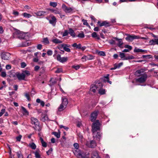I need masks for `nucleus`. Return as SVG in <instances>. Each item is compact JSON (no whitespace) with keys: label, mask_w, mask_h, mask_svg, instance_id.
Returning <instances> with one entry per match:
<instances>
[{"label":"nucleus","mask_w":158,"mask_h":158,"mask_svg":"<svg viewBox=\"0 0 158 158\" xmlns=\"http://www.w3.org/2000/svg\"><path fill=\"white\" fill-rule=\"evenodd\" d=\"M145 69H142L136 71L135 73L136 76L139 78L136 79V81L140 83H143L147 80L148 75L145 73Z\"/></svg>","instance_id":"f257e3e1"},{"label":"nucleus","mask_w":158,"mask_h":158,"mask_svg":"<svg viewBox=\"0 0 158 158\" xmlns=\"http://www.w3.org/2000/svg\"><path fill=\"white\" fill-rule=\"evenodd\" d=\"M73 146L76 149L73 151L75 155L78 158H88V157L85 153L78 149L79 144L77 143L73 144Z\"/></svg>","instance_id":"f03ea898"},{"label":"nucleus","mask_w":158,"mask_h":158,"mask_svg":"<svg viewBox=\"0 0 158 158\" xmlns=\"http://www.w3.org/2000/svg\"><path fill=\"white\" fill-rule=\"evenodd\" d=\"M62 102L58 108V111L59 112L62 111L64 110L67 107L68 103L67 99L65 97L62 98Z\"/></svg>","instance_id":"7ed1b4c3"},{"label":"nucleus","mask_w":158,"mask_h":158,"mask_svg":"<svg viewBox=\"0 0 158 158\" xmlns=\"http://www.w3.org/2000/svg\"><path fill=\"white\" fill-rule=\"evenodd\" d=\"M100 124L98 120H97L94 123L92 126V131L93 133H95V131L100 130Z\"/></svg>","instance_id":"20e7f679"},{"label":"nucleus","mask_w":158,"mask_h":158,"mask_svg":"<svg viewBox=\"0 0 158 158\" xmlns=\"http://www.w3.org/2000/svg\"><path fill=\"white\" fill-rule=\"evenodd\" d=\"M31 123L34 126V128H36L39 125V122L38 119L34 117H31L30 118Z\"/></svg>","instance_id":"39448f33"},{"label":"nucleus","mask_w":158,"mask_h":158,"mask_svg":"<svg viewBox=\"0 0 158 158\" xmlns=\"http://www.w3.org/2000/svg\"><path fill=\"white\" fill-rule=\"evenodd\" d=\"M98 113V111H94L91 113L90 117V120L91 122H94L96 120Z\"/></svg>","instance_id":"423d86ee"},{"label":"nucleus","mask_w":158,"mask_h":158,"mask_svg":"<svg viewBox=\"0 0 158 158\" xmlns=\"http://www.w3.org/2000/svg\"><path fill=\"white\" fill-rule=\"evenodd\" d=\"M86 145L89 147L94 148L96 146L97 144L95 140H92L87 142Z\"/></svg>","instance_id":"0eeeda50"},{"label":"nucleus","mask_w":158,"mask_h":158,"mask_svg":"<svg viewBox=\"0 0 158 158\" xmlns=\"http://www.w3.org/2000/svg\"><path fill=\"white\" fill-rule=\"evenodd\" d=\"M62 8L63 10L66 13H69L73 11V9L70 7H67L64 4L62 5Z\"/></svg>","instance_id":"6e6552de"},{"label":"nucleus","mask_w":158,"mask_h":158,"mask_svg":"<svg viewBox=\"0 0 158 158\" xmlns=\"http://www.w3.org/2000/svg\"><path fill=\"white\" fill-rule=\"evenodd\" d=\"M98 23L100 27L104 26L105 27H108L112 25L110 23L106 21H104L102 23H101L100 21H98Z\"/></svg>","instance_id":"1a4fd4ad"},{"label":"nucleus","mask_w":158,"mask_h":158,"mask_svg":"<svg viewBox=\"0 0 158 158\" xmlns=\"http://www.w3.org/2000/svg\"><path fill=\"white\" fill-rule=\"evenodd\" d=\"M56 59L58 61L61 63L65 62L67 61L68 60L67 57H61L60 55L59 54H58L57 55Z\"/></svg>","instance_id":"9d476101"},{"label":"nucleus","mask_w":158,"mask_h":158,"mask_svg":"<svg viewBox=\"0 0 158 158\" xmlns=\"http://www.w3.org/2000/svg\"><path fill=\"white\" fill-rule=\"evenodd\" d=\"M1 56L2 59L8 60L10 56V54L8 52H3L2 53Z\"/></svg>","instance_id":"9b49d317"},{"label":"nucleus","mask_w":158,"mask_h":158,"mask_svg":"<svg viewBox=\"0 0 158 158\" xmlns=\"http://www.w3.org/2000/svg\"><path fill=\"white\" fill-rule=\"evenodd\" d=\"M15 74L16 77L19 80H24L25 79L24 75L23 73H17Z\"/></svg>","instance_id":"f8f14e48"},{"label":"nucleus","mask_w":158,"mask_h":158,"mask_svg":"<svg viewBox=\"0 0 158 158\" xmlns=\"http://www.w3.org/2000/svg\"><path fill=\"white\" fill-rule=\"evenodd\" d=\"M61 46L62 47H63V49L65 51L68 52H70V49L68 48L70 47V45L67 44H61Z\"/></svg>","instance_id":"ddd939ff"},{"label":"nucleus","mask_w":158,"mask_h":158,"mask_svg":"<svg viewBox=\"0 0 158 158\" xmlns=\"http://www.w3.org/2000/svg\"><path fill=\"white\" fill-rule=\"evenodd\" d=\"M139 38V37L138 36H131L129 35L126 38V39L127 40L131 41L134 39H138Z\"/></svg>","instance_id":"4468645a"},{"label":"nucleus","mask_w":158,"mask_h":158,"mask_svg":"<svg viewBox=\"0 0 158 158\" xmlns=\"http://www.w3.org/2000/svg\"><path fill=\"white\" fill-rule=\"evenodd\" d=\"M93 136L96 139H100L101 138V135L102 133L101 132L95 131V133H93Z\"/></svg>","instance_id":"2eb2a0df"},{"label":"nucleus","mask_w":158,"mask_h":158,"mask_svg":"<svg viewBox=\"0 0 158 158\" xmlns=\"http://www.w3.org/2000/svg\"><path fill=\"white\" fill-rule=\"evenodd\" d=\"M51 41L54 43L55 44H60L63 42V41L56 37H54L51 40Z\"/></svg>","instance_id":"dca6fc26"},{"label":"nucleus","mask_w":158,"mask_h":158,"mask_svg":"<svg viewBox=\"0 0 158 158\" xmlns=\"http://www.w3.org/2000/svg\"><path fill=\"white\" fill-rule=\"evenodd\" d=\"M149 44L151 45H158V38L150 40L149 42Z\"/></svg>","instance_id":"f3484780"},{"label":"nucleus","mask_w":158,"mask_h":158,"mask_svg":"<svg viewBox=\"0 0 158 158\" xmlns=\"http://www.w3.org/2000/svg\"><path fill=\"white\" fill-rule=\"evenodd\" d=\"M56 19L54 16H52L51 17V19L49 20V23L52 24L53 26H55L56 23Z\"/></svg>","instance_id":"a211bd4d"},{"label":"nucleus","mask_w":158,"mask_h":158,"mask_svg":"<svg viewBox=\"0 0 158 158\" xmlns=\"http://www.w3.org/2000/svg\"><path fill=\"white\" fill-rule=\"evenodd\" d=\"M34 13L38 16H42L47 14V13L44 11H39Z\"/></svg>","instance_id":"6ab92c4d"},{"label":"nucleus","mask_w":158,"mask_h":158,"mask_svg":"<svg viewBox=\"0 0 158 158\" xmlns=\"http://www.w3.org/2000/svg\"><path fill=\"white\" fill-rule=\"evenodd\" d=\"M26 34L22 32L19 33L18 35V37L20 39H25L27 37L26 35Z\"/></svg>","instance_id":"aec40b11"},{"label":"nucleus","mask_w":158,"mask_h":158,"mask_svg":"<svg viewBox=\"0 0 158 158\" xmlns=\"http://www.w3.org/2000/svg\"><path fill=\"white\" fill-rule=\"evenodd\" d=\"M98 85H93L91 86L90 91L93 92V93L96 92V89L98 88Z\"/></svg>","instance_id":"412c9836"},{"label":"nucleus","mask_w":158,"mask_h":158,"mask_svg":"<svg viewBox=\"0 0 158 158\" xmlns=\"http://www.w3.org/2000/svg\"><path fill=\"white\" fill-rule=\"evenodd\" d=\"M48 10L54 13L55 14H58L60 15V11L57 8H56V9H49Z\"/></svg>","instance_id":"4be33fe9"},{"label":"nucleus","mask_w":158,"mask_h":158,"mask_svg":"<svg viewBox=\"0 0 158 158\" xmlns=\"http://www.w3.org/2000/svg\"><path fill=\"white\" fill-rule=\"evenodd\" d=\"M91 158H100L97 152H93L91 154Z\"/></svg>","instance_id":"5701e85b"},{"label":"nucleus","mask_w":158,"mask_h":158,"mask_svg":"<svg viewBox=\"0 0 158 158\" xmlns=\"http://www.w3.org/2000/svg\"><path fill=\"white\" fill-rule=\"evenodd\" d=\"M92 37L93 38L96 39L97 40H100V37H99V35L97 34V33L96 32H93L91 34Z\"/></svg>","instance_id":"b1692460"},{"label":"nucleus","mask_w":158,"mask_h":158,"mask_svg":"<svg viewBox=\"0 0 158 158\" xmlns=\"http://www.w3.org/2000/svg\"><path fill=\"white\" fill-rule=\"evenodd\" d=\"M40 151L39 150H37L34 153L36 158H41V155L40 154Z\"/></svg>","instance_id":"393cba45"},{"label":"nucleus","mask_w":158,"mask_h":158,"mask_svg":"<svg viewBox=\"0 0 158 158\" xmlns=\"http://www.w3.org/2000/svg\"><path fill=\"white\" fill-rule=\"evenodd\" d=\"M109 74H107L106 76H104V78L105 79H104V81L105 82H107L110 84H112V82L109 81Z\"/></svg>","instance_id":"a878e982"},{"label":"nucleus","mask_w":158,"mask_h":158,"mask_svg":"<svg viewBox=\"0 0 158 158\" xmlns=\"http://www.w3.org/2000/svg\"><path fill=\"white\" fill-rule=\"evenodd\" d=\"M69 33L73 37H74L75 36V33L72 29L71 28L69 29Z\"/></svg>","instance_id":"bb28decb"},{"label":"nucleus","mask_w":158,"mask_h":158,"mask_svg":"<svg viewBox=\"0 0 158 158\" xmlns=\"http://www.w3.org/2000/svg\"><path fill=\"white\" fill-rule=\"evenodd\" d=\"M40 140L42 146L45 148L47 147V143L44 141L43 139L41 137H40Z\"/></svg>","instance_id":"cd10ccee"},{"label":"nucleus","mask_w":158,"mask_h":158,"mask_svg":"<svg viewBox=\"0 0 158 158\" xmlns=\"http://www.w3.org/2000/svg\"><path fill=\"white\" fill-rule=\"evenodd\" d=\"M72 47H75L77 49H81V44H77L76 43H74L72 45Z\"/></svg>","instance_id":"c85d7f7f"},{"label":"nucleus","mask_w":158,"mask_h":158,"mask_svg":"<svg viewBox=\"0 0 158 158\" xmlns=\"http://www.w3.org/2000/svg\"><path fill=\"white\" fill-rule=\"evenodd\" d=\"M52 134L54 135L57 138H59L60 137V131L58 132H54L52 133Z\"/></svg>","instance_id":"c756f323"},{"label":"nucleus","mask_w":158,"mask_h":158,"mask_svg":"<svg viewBox=\"0 0 158 158\" xmlns=\"http://www.w3.org/2000/svg\"><path fill=\"white\" fill-rule=\"evenodd\" d=\"M42 42L45 44H48L49 43V40L47 37L43 39Z\"/></svg>","instance_id":"7c9ffc66"},{"label":"nucleus","mask_w":158,"mask_h":158,"mask_svg":"<svg viewBox=\"0 0 158 158\" xmlns=\"http://www.w3.org/2000/svg\"><path fill=\"white\" fill-rule=\"evenodd\" d=\"M105 90L104 89H101L98 90V93L101 95H103L105 94Z\"/></svg>","instance_id":"2f4dec72"},{"label":"nucleus","mask_w":158,"mask_h":158,"mask_svg":"<svg viewBox=\"0 0 158 158\" xmlns=\"http://www.w3.org/2000/svg\"><path fill=\"white\" fill-rule=\"evenodd\" d=\"M22 109L23 112V114L25 115H29V112L27 110L23 107H22Z\"/></svg>","instance_id":"473e14b6"},{"label":"nucleus","mask_w":158,"mask_h":158,"mask_svg":"<svg viewBox=\"0 0 158 158\" xmlns=\"http://www.w3.org/2000/svg\"><path fill=\"white\" fill-rule=\"evenodd\" d=\"M22 73L24 74L25 77H26L30 75V72L27 70L23 71Z\"/></svg>","instance_id":"72a5a7b5"},{"label":"nucleus","mask_w":158,"mask_h":158,"mask_svg":"<svg viewBox=\"0 0 158 158\" xmlns=\"http://www.w3.org/2000/svg\"><path fill=\"white\" fill-rule=\"evenodd\" d=\"M115 39H116L118 41V45L119 47H121L122 45L123 44V43L121 40V39H118L117 38H115Z\"/></svg>","instance_id":"f704fd0d"},{"label":"nucleus","mask_w":158,"mask_h":158,"mask_svg":"<svg viewBox=\"0 0 158 158\" xmlns=\"http://www.w3.org/2000/svg\"><path fill=\"white\" fill-rule=\"evenodd\" d=\"M30 147L33 149H35L36 148V146L35 143H32L29 144Z\"/></svg>","instance_id":"c9c22d12"},{"label":"nucleus","mask_w":158,"mask_h":158,"mask_svg":"<svg viewBox=\"0 0 158 158\" xmlns=\"http://www.w3.org/2000/svg\"><path fill=\"white\" fill-rule=\"evenodd\" d=\"M23 15L24 17L27 18H30L32 16L30 14L26 13H23Z\"/></svg>","instance_id":"e433bc0d"},{"label":"nucleus","mask_w":158,"mask_h":158,"mask_svg":"<svg viewBox=\"0 0 158 158\" xmlns=\"http://www.w3.org/2000/svg\"><path fill=\"white\" fill-rule=\"evenodd\" d=\"M49 5L51 6L55 7L57 6V3L56 2H50Z\"/></svg>","instance_id":"4c0bfd02"},{"label":"nucleus","mask_w":158,"mask_h":158,"mask_svg":"<svg viewBox=\"0 0 158 158\" xmlns=\"http://www.w3.org/2000/svg\"><path fill=\"white\" fill-rule=\"evenodd\" d=\"M77 135L79 139L81 140V141H82V139L83 137L81 134L80 133H78Z\"/></svg>","instance_id":"58836bf2"},{"label":"nucleus","mask_w":158,"mask_h":158,"mask_svg":"<svg viewBox=\"0 0 158 158\" xmlns=\"http://www.w3.org/2000/svg\"><path fill=\"white\" fill-rule=\"evenodd\" d=\"M145 51L144 50H143L141 49H135L134 50V52H143Z\"/></svg>","instance_id":"ea45409f"},{"label":"nucleus","mask_w":158,"mask_h":158,"mask_svg":"<svg viewBox=\"0 0 158 158\" xmlns=\"http://www.w3.org/2000/svg\"><path fill=\"white\" fill-rule=\"evenodd\" d=\"M82 21L83 22V24L84 25H86L87 26H89V25L87 22V21L86 20H85L84 19H82Z\"/></svg>","instance_id":"a19ab883"},{"label":"nucleus","mask_w":158,"mask_h":158,"mask_svg":"<svg viewBox=\"0 0 158 158\" xmlns=\"http://www.w3.org/2000/svg\"><path fill=\"white\" fill-rule=\"evenodd\" d=\"M98 54L100 56H105L106 54L103 51H100L98 52Z\"/></svg>","instance_id":"79ce46f5"},{"label":"nucleus","mask_w":158,"mask_h":158,"mask_svg":"<svg viewBox=\"0 0 158 158\" xmlns=\"http://www.w3.org/2000/svg\"><path fill=\"white\" fill-rule=\"evenodd\" d=\"M16 153L18 158H23V156L20 152H17Z\"/></svg>","instance_id":"37998d69"},{"label":"nucleus","mask_w":158,"mask_h":158,"mask_svg":"<svg viewBox=\"0 0 158 158\" xmlns=\"http://www.w3.org/2000/svg\"><path fill=\"white\" fill-rule=\"evenodd\" d=\"M87 56V60H91L94 58V57L91 55H89Z\"/></svg>","instance_id":"c03bdc74"},{"label":"nucleus","mask_w":158,"mask_h":158,"mask_svg":"<svg viewBox=\"0 0 158 158\" xmlns=\"http://www.w3.org/2000/svg\"><path fill=\"white\" fill-rule=\"evenodd\" d=\"M119 56L121 58H124L123 59L125 58V54L124 53L120 52L119 54Z\"/></svg>","instance_id":"a18cd8bd"},{"label":"nucleus","mask_w":158,"mask_h":158,"mask_svg":"<svg viewBox=\"0 0 158 158\" xmlns=\"http://www.w3.org/2000/svg\"><path fill=\"white\" fill-rule=\"evenodd\" d=\"M69 33V31L67 30H66L64 31L63 34L62 36L64 37L68 35Z\"/></svg>","instance_id":"49530a36"},{"label":"nucleus","mask_w":158,"mask_h":158,"mask_svg":"<svg viewBox=\"0 0 158 158\" xmlns=\"http://www.w3.org/2000/svg\"><path fill=\"white\" fill-rule=\"evenodd\" d=\"M77 36L81 38H83L85 36V35L83 33H82L79 34Z\"/></svg>","instance_id":"de8ad7c7"},{"label":"nucleus","mask_w":158,"mask_h":158,"mask_svg":"<svg viewBox=\"0 0 158 158\" xmlns=\"http://www.w3.org/2000/svg\"><path fill=\"white\" fill-rule=\"evenodd\" d=\"M25 96L29 101H30L31 100V98H30L29 95L28 94L26 93L25 94Z\"/></svg>","instance_id":"09e8293b"},{"label":"nucleus","mask_w":158,"mask_h":158,"mask_svg":"<svg viewBox=\"0 0 158 158\" xmlns=\"http://www.w3.org/2000/svg\"><path fill=\"white\" fill-rule=\"evenodd\" d=\"M72 67L73 68L75 69L76 70H77L80 68V66L79 65H77L76 66L74 65Z\"/></svg>","instance_id":"8fccbe9b"},{"label":"nucleus","mask_w":158,"mask_h":158,"mask_svg":"<svg viewBox=\"0 0 158 158\" xmlns=\"http://www.w3.org/2000/svg\"><path fill=\"white\" fill-rule=\"evenodd\" d=\"M5 109H2L1 110V112H0V117L2 116L4 113H5Z\"/></svg>","instance_id":"3c124183"},{"label":"nucleus","mask_w":158,"mask_h":158,"mask_svg":"<svg viewBox=\"0 0 158 158\" xmlns=\"http://www.w3.org/2000/svg\"><path fill=\"white\" fill-rule=\"evenodd\" d=\"M47 54L49 56H51L52 54V51L51 50H49L47 52Z\"/></svg>","instance_id":"603ef678"},{"label":"nucleus","mask_w":158,"mask_h":158,"mask_svg":"<svg viewBox=\"0 0 158 158\" xmlns=\"http://www.w3.org/2000/svg\"><path fill=\"white\" fill-rule=\"evenodd\" d=\"M22 137L21 135H19V136L16 137V140L17 141H20Z\"/></svg>","instance_id":"864d4df0"},{"label":"nucleus","mask_w":158,"mask_h":158,"mask_svg":"<svg viewBox=\"0 0 158 158\" xmlns=\"http://www.w3.org/2000/svg\"><path fill=\"white\" fill-rule=\"evenodd\" d=\"M62 69L61 68H58L55 71V72L56 73H60V72H62Z\"/></svg>","instance_id":"5fc2aeb1"},{"label":"nucleus","mask_w":158,"mask_h":158,"mask_svg":"<svg viewBox=\"0 0 158 158\" xmlns=\"http://www.w3.org/2000/svg\"><path fill=\"white\" fill-rule=\"evenodd\" d=\"M26 64L24 62H22L21 64V67L22 68H25L26 66Z\"/></svg>","instance_id":"6e6d98bb"},{"label":"nucleus","mask_w":158,"mask_h":158,"mask_svg":"<svg viewBox=\"0 0 158 158\" xmlns=\"http://www.w3.org/2000/svg\"><path fill=\"white\" fill-rule=\"evenodd\" d=\"M13 14L14 15L16 16H18L19 15V12L17 11H15V10H13Z\"/></svg>","instance_id":"4d7b16f0"},{"label":"nucleus","mask_w":158,"mask_h":158,"mask_svg":"<svg viewBox=\"0 0 158 158\" xmlns=\"http://www.w3.org/2000/svg\"><path fill=\"white\" fill-rule=\"evenodd\" d=\"M109 43L111 44H115V42L114 40H109Z\"/></svg>","instance_id":"13d9d810"},{"label":"nucleus","mask_w":158,"mask_h":158,"mask_svg":"<svg viewBox=\"0 0 158 158\" xmlns=\"http://www.w3.org/2000/svg\"><path fill=\"white\" fill-rule=\"evenodd\" d=\"M1 76L3 77H5L6 76V72H2L1 73Z\"/></svg>","instance_id":"bf43d9fd"},{"label":"nucleus","mask_w":158,"mask_h":158,"mask_svg":"<svg viewBox=\"0 0 158 158\" xmlns=\"http://www.w3.org/2000/svg\"><path fill=\"white\" fill-rule=\"evenodd\" d=\"M40 67L38 65L36 66L34 68V70L35 71H37L40 69Z\"/></svg>","instance_id":"052dcab7"},{"label":"nucleus","mask_w":158,"mask_h":158,"mask_svg":"<svg viewBox=\"0 0 158 158\" xmlns=\"http://www.w3.org/2000/svg\"><path fill=\"white\" fill-rule=\"evenodd\" d=\"M4 32V30L2 27L0 26V33L2 34Z\"/></svg>","instance_id":"680f3d73"},{"label":"nucleus","mask_w":158,"mask_h":158,"mask_svg":"<svg viewBox=\"0 0 158 158\" xmlns=\"http://www.w3.org/2000/svg\"><path fill=\"white\" fill-rule=\"evenodd\" d=\"M125 48H127L131 50L132 49V47L131 46L128 45H126L125 46Z\"/></svg>","instance_id":"e2e57ef3"},{"label":"nucleus","mask_w":158,"mask_h":158,"mask_svg":"<svg viewBox=\"0 0 158 158\" xmlns=\"http://www.w3.org/2000/svg\"><path fill=\"white\" fill-rule=\"evenodd\" d=\"M60 127L61 128H64V129H65L66 130H68L69 129L68 127H65L63 125H60Z\"/></svg>","instance_id":"0e129e2a"},{"label":"nucleus","mask_w":158,"mask_h":158,"mask_svg":"<svg viewBox=\"0 0 158 158\" xmlns=\"http://www.w3.org/2000/svg\"><path fill=\"white\" fill-rule=\"evenodd\" d=\"M42 48V45L40 44H39L37 45V48L39 50L41 49Z\"/></svg>","instance_id":"69168bd1"},{"label":"nucleus","mask_w":158,"mask_h":158,"mask_svg":"<svg viewBox=\"0 0 158 158\" xmlns=\"http://www.w3.org/2000/svg\"><path fill=\"white\" fill-rule=\"evenodd\" d=\"M6 68L7 69H10L11 68V66L9 64H8L6 66Z\"/></svg>","instance_id":"338daca9"},{"label":"nucleus","mask_w":158,"mask_h":158,"mask_svg":"<svg viewBox=\"0 0 158 158\" xmlns=\"http://www.w3.org/2000/svg\"><path fill=\"white\" fill-rule=\"evenodd\" d=\"M90 18L94 22L96 21V19L94 18V16L92 15L91 16Z\"/></svg>","instance_id":"774afa93"}]
</instances>
